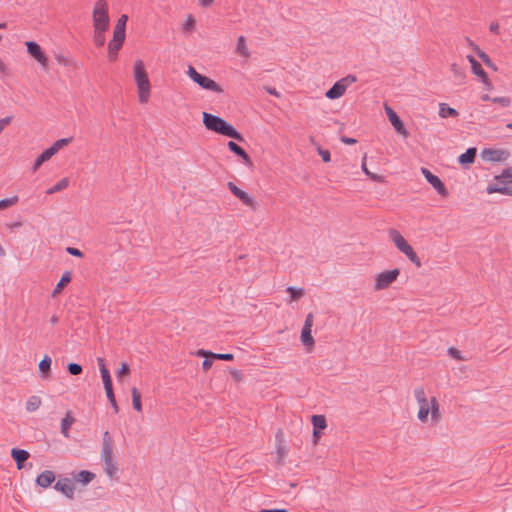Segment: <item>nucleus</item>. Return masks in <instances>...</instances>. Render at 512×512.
I'll list each match as a JSON object with an SVG mask.
<instances>
[{"label":"nucleus","instance_id":"nucleus-1","mask_svg":"<svg viewBox=\"0 0 512 512\" xmlns=\"http://www.w3.org/2000/svg\"><path fill=\"white\" fill-rule=\"evenodd\" d=\"M203 124L207 130L213 131L217 134L243 141V135L230 123L223 118L213 115L208 112H203Z\"/></svg>","mask_w":512,"mask_h":512},{"label":"nucleus","instance_id":"nucleus-2","mask_svg":"<svg viewBox=\"0 0 512 512\" xmlns=\"http://www.w3.org/2000/svg\"><path fill=\"white\" fill-rule=\"evenodd\" d=\"M488 194L500 193L512 196V167L504 169L496 175L486 188Z\"/></svg>","mask_w":512,"mask_h":512},{"label":"nucleus","instance_id":"nucleus-3","mask_svg":"<svg viewBox=\"0 0 512 512\" xmlns=\"http://www.w3.org/2000/svg\"><path fill=\"white\" fill-rule=\"evenodd\" d=\"M134 79L137 85L138 97L140 103H146L150 96V81L147 72L144 68L142 60H137L134 63Z\"/></svg>","mask_w":512,"mask_h":512},{"label":"nucleus","instance_id":"nucleus-4","mask_svg":"<svg viewBox=\"0 0 512 512\" xmlns=\"http://www.w3.org/2000/svg\"><path fill=\"white\" fill-rule=\"evenodd\" d=\"M92 19L94 29H108L110 24V18L108 15V4L106 0H97L95 2Z\"/></svg>","mask_w":512,"mask_h":512},{"label":"nucleus","instance_id":"nucleus-5","mask_svg":"<svg viewBox=\"0 0 512 512\" xmlns=\"http://www.w3.org/2000/svg\"><path fill=\"white\" fill-rule=\"evenodd\" d=\"M390 237L392 241L394 242L395 246L407 256V258L412 262L415 263L417 266H420V260L417 256L416 252L413 250V248L410 246V244L405 240V238L400 234L399 231L395 229H391Z\"/></svg>","mask_w":512,"mask_h":512},{"label":"nucleus","instance_id":"nucleus-6","mask_svg":"<svg viewBox=\"0 0 512 512\" xmlns=\"http://www.w3.org/2000/svg\"><path fill=\"white\" fill-rule=\"evenodd\" d=\"M188 76L197 83L201 88L215 93H222L223 89L211 78L200 74L192 66L188 68Z\"/></svg>","mask_w":512,"mask_h":512},{"label":"nucleus","instance_id":"nucleus-7","mask_svg":"<svg viewBox=\"0 0 512 512\" xmlns=\"http://www.w3.org/2000/svg\"><path fill=\"white\" fill-rule=\"evenodd\" d=\"M99 370L101 373V377L103 380L104 389L106 392V396L109 400V402H114L116 400L114 391H113V385H112V379L109 370L106 368L105 361L103 358L98 357L97 358Z\"/></svg>","mask_w":512,"mask_h":512},{"label":"nucleus","instance_id":"nucleus-8","mask_svg":"<svg viewBox=\"0 0 512 512\" xmlns=\"http://www.w3.org/2000/svg\"><path fill=\"white\" fill-rule=\"evenodd\" d=\"M399 274L400 270L397 268L379 273L375 279L374 290L387 288L397 279Z\"/></svg>","mask_w":512,"mask_h":512},{"label":"nucleus","instance_id":"nucleus-9","mask_svg":"<svg viewBox=\"0 0 512 512\" xmlns=\"http://www.w3.org/2000/svg\"><path fill=\"white\" fill-rule=\"evenodd\" d=\"M421 171L426 181L437 191L438 194L441 196H446L448 194L444 183L438 176L434 175L427 168H422Z\"/></svg>","mask_w":512,"mask_h":512},{"label":"nucleus","instance_id":"nucleus-10","mask_svg":"<svg viewBox=\"0 0 512 512\" xmlns=\"http://www.w3.org/2000/svg\"><path fill=\"white\" fill-rule=\"evenodd\" d=\"M467 60L471 65L472 73L479 77L480 81L486 86L487 89H491L492 83L488 78L487 73L482 68L481 64L472 55H468Z\"/></svg>","mask_w":512,"mask_h":512},{"label":"nucleus","instance_id":"nucleus-11","mask_svg":"<svg viewBox=\"0 0 512 512\" xmlns=\"http://www.w3.org/2000/svg\"><path fill=\"white\" fill-rule=\"evenodd\" d=\"M481 156L486 161L504 162L509 158L510 153L503 149L486 148L482 151Z\"/></svg>","mask_w":512,"mask_h":512},{"label":"nucleus","instance_id":"nucleus-12","mask_svg":"<svg viewBox=\"0 0 512 512\" xmlns=\"http://www.w3.org/2000/svg\"><path fill=\"white\" fill-rule=\"evenodd\" d=\"M27 52L37 60L41 65L46 66L48 58L42 51L40 45L34 41L26 42Z\"/></svg>","mask_w":512,"mask_h":512},{"label":"nucleus","instance_id":"nucleus-13","mask_svg":"<svg viewBox=\"0 0 512 512\" xmlns=\"http://www.w3.org/2000/svg\"><path fill=\"white\" fill-rule=\"evenodd\" d=\"M386 115L397 133L406 135L407 131L398 114L388 105H385Z\"/></svg>","mask_w":512,"mask_h":512},{"label":"nucleus","instance_id":"nucleus-14","mask_svg":"<svg viewBox=\"0 0 512 512\" xmlns=\"http://www.w3.org/2000/svg\"><path fill=\"white\" fill-rule=\"evenodd\" d=\"M54 489L60 491L69 499H73L74 497V486L72 481L68 478L59 479L55 483Z\"/></svg>","mask_w":512,"mask_h":512},{"label":"nucleus","instance_id":"nucleus-15","mask_svg":"<svg viewBox=\"0 0 512 512\" xmlns=\"http://www.w3.org/2000/svg\"><path fill=\"white\" fill-rule=\"evenodd\" d=\"M469 46L471 48H473V50L476 52V54L478 55V57L483 61V63L490 69L494 70V71H497V66L492 62V60L490 59L489 55L484 52L483 50H481L472 40H470L469 38L466 39Z\"/></svg>","mask_w":512,"mask_h":512},{"label":"nucleus","instance_id":"nucleus-16","mask_svg":"<svg viewBox=\"0 0 512 512\" xmlns=\"http://www.w3.org/2000/svg\"><path fill=\"white\" fill-rule=\"evenodd\" d=\"M11 457L15 461L17 468L22 469L24 467V462L30 457V454L27 450L13 448L11 450Z\"/></svg>","mask_w":512,"mask_h":512},{"label":"nucleus","instance_id":"nucleus-17","mask_svg":"<svg viewBox=\"0 0 512 512\" xmlns=\"http://www.w3.org/2000/svg\"><path fill=\"white\" fill-rule=\"evenodd\" d=\"M55 480V474L51 470H45L36 478V484L42 488H48Z\"/></svg>","mask_w":512,"mask_h":512},{"label":"nucleus","instance_id":"nucleus-18","mask_svg":"<svg viewBox=\"0 0 512 512\" xmlns=\"http://www.w3.org/2000/svg\"><path fill=\"white\" fill-rule=\"evenodd\" d=\"M345 91H346L345 86L342 85V83L338 80L332 85L331 88H329L326 91L325 96L328 99L335 100V99L342 97L344 95Z\"/></svg>","mask_w":512,"mask_h":512},{"label":"nucleus","instance_id":"nucleus-19","mask_svg":"<svg viewBox=\"0 0 512 512\" xmlns=\"http://www.w3.org/2000/svg\"><path fill=\"white\" fill-rule=\"evenodd\" d=\"M227 145L229 150L240 157L246 165H251V159L249 155L241 146H239L234 141H229Z\"/></svg>","mask_w":512,"mask_h":512},{"label":"nucleus","instance_id":"nucleus-20","mask_svg":"<svg viewBox=\"0 0 512 512\" xmlns=\"http://www.w3.org/2000/svg\"><path fill=\"white\" fill-rule=\"evenodd\" d=\"M72 279V274L70 271H66L63 273L61 279L59 280V282L56 284V286L54 287L53 291H52V297L55 298L57 297L61 292L62 290L64 289V287L70 283Z\"/></svg>","mask_w":512,"mask_h":512},{"label":"nucleus","instance_id":"nucleus-21","mask_svg":"<svg viewBox=\"0 0 512 512\" xmlns=\"http://www.w3.org/2000/svg\"><path fill=\"white\" fill-rule=\"evenodd\" d=\"M476 154L477 149L475 147H470L458 157V162L461 165L472 164L475 161Z\"/></svg>","mask_w":512,"mask_h":512},{"label":"nucleus","instance_id":"nucleus-22","mask_svg":"<svg viewBox=\"0 0 512 512\" xmlns=\"http://www.w3.org/2000/svg\"><path fill=\"white\" fill-rule=\"evenodd\" d=\"M75 422V419L72 417L71 412L68 411L64 418L61 420V433L64 437L69 438V429Z\"/></svg>","mask_w":512,"mask_h":512},{"label":"nucleus","instance_id":"nucleus-23","mask_svg":"<svg viewBox=\"0 0 512 512\" xmlns=\"http://www.w3.org/2000/svg\"><path fill=\"white\" fill-rule=\"evenodd\" d=\"M236 52L244 58L250 57V51L246 45V39L242 35L237 39Z\"/></svg>","mask_w":512,"mask_h":512},{"label":"nucleus","instance_id":"nucleus-24","mask_svg":"<svg viewBox=\"0 0 512 512\" xmlns=\"http://www.w3.org/2000/svg\"><path fill=\"white\" fill-rule=\"evenodd\" d=\"M458 115V111L448 106L446 103H441L439 105V116L441 118L457 117Z\"/></svg>","mask_w":512,"mask_h":512},{"label":"nucleus","instance_id":"nucleus-25","mask_svg":"<svg viewBox=\"0 0 512 512\" xmlns=\"http://www.w3.org/2000/svg\"><path fill=\"white\" fill-rule=\"evenodd\" d=\"M123 42H114L111 40L108 44V57L111 61L117 58L119 50L122 48Z\"/></svg>","mask_w":512,"mask_h":512},{"label":"nucleus","instance_id":"nucleus-26","mask_svg":"<svg viewBox=\"0 0 512 512\" xmlns=\"http://www.w3.org/2000/svg\"><path fill=\"white\" fill-rule=\"evenodd\" d=\"M52 360L48 355H45L43 359L39 363V370L41 373V377L45 378L47 374L50 372Z\"/></svg>","mask_w":512,"mask_h":512},{"label":"nucleus","instance_id":"nucleus-27","mask_svg":"<svg viewBox=\"0 0 512 512\" xmlns=\"http://www.w3.org/2000/svg\"><path fill=\"white\" fill-rule=\"evenodd\" d=\"M41 398L39 396H30L26 402V410L28 412H34L41 406Z\"/></svg>","mask_w":512,"mask_h":512},{"label":"nucleus","instance_id":"nucleus-28","mask_svg":"<svg viewBox=\"0 0 512 512\" xmlns=\"http://www.w3.org/2000/svg\"><path fill=\"white\" fill-rule=\"evenodd\" d=\"M311 421L314 427V435H316V430H323L327 426L326 419L323 415H313Z\"/></svg>","mask_w":512,"mask_h":512},{"label":"nucleus","instance_id":"nucleus-29","mask_svg":"<svg viewBox=\"0 0 512 512\" xmlns=\"http://www.w3.org/2000/svg\"><path fill=\"white\" fill-rule=\"evenodd\" d=\"M201 354H209L212 358L224 360V361H232L234 359V356L231 353H213V352L201 349L198 351V355H201Z\"/></svg>","mask_w":512,"mask_h":512},{"label":"nucleus","instance_id":"nucleus-30","mask_svg":"<svg viewBox=\"0 0 512 512\" xmlns=\"http://www.w3.org/2000/svg\"><path fill=\"white\" fill-rule=\"evenodd\" d=\"M69 185V180L67 178H63L60 181H58L54 186L50 187L46 193L48 195L54 194L56 192H60L64 189H66Z\"/></svg>","mask_w":512,"mask_h":512},{"label":"nucleus","instance_id":"nucleus-31","mask_svg":"<svg viewBox=\"0 0 512 512\" xmlns=\"http://www.w3.org/2000/svg\"><path fill=\"white\" fill-rule=\"evenodd\" d=\"M94 477V473L87 470H81L78 472L76 480L82 484H88L94 479Z\"/></svg>","mask_w":512,"mask_h":512},{"label":"nucleus","instance_id":"nucleus-32","mask_svg":"<svg viewBox=\"0 0 512 512\" xmlns=\"http://www.w3.org/2000/svg\"><path fill=\"white\" fill-rule=\"evenodd\" d=\"M105 32L106 30L94 29L93 41L97 47L104 46L106 42Z\"/></svg>","mask_w":512,"mask_h":512},{"label":"nucleus","instance_id":"nucleus-33","mask_svg":"<svg viewBox=\"0 0 512 512\" xmlns=\"http://www.w3.org/2000/svg\"><path fill=\"white\" fill-rule=\"evenodd\" d=\"M131 393H132L133 408L136 411H141L142 410V403H141V394H140V392L138 391L137 388L133 387L132 390H131Z\"/></svg>","mask_w":512,"mask_h":512},{"label":"nucleus","instance_id":"nucleus-34","mask_svg":"<svg viewBox=\"0 0 512 512\" xmlns=\"http://www.w3.org/2000/svg\"><path fill=\"white\" fill-rule=\"evenodd\" d=\"M430 413V402L419 404L418 419L422 422L426 421Z\"/></svg>","mask_w":512,"mask_h":512},{"label":"nucleus","instance_id":"nucleus-35","mask_svg":"<svg viewBox=\"0 0 512 512\" xmlns=\"http://www.w3.org/2000/svg\"><path fill=\"white\" fill-rule=\"evenodd\" d=\"M310 328H302L301 331V341L305 346H311L314 344V339L312 337Z\"/></svg>","mask_w":512,"mask_h":512},{"label":"nucleus","instance_id":"nucleus-36","mask_svg":"<svg viewBox=\"0 0 512 512\" xmlns=\"http://www.w3.org/2000/svg\"><path fill=\"white\" fill-rule=\"evenodd\" d=\"M237 198L243 204L255 208V200L251 196H249L245 191L242 190V192L237 196Z\"/></svg>","mask_w":512,"mask_h":512},{"label":"nucleus","instance_id":"nucleus-37","mask_svg":"<svg viewBox=\"0 0 512 512\" xmlns=\"http://www.w3.org/2000/svg\"><path fill=\"white\" fill-rule=\"evenodd\" d=\"M237 198L243 204L255 208V200L251 196H249L245 191L242 190V192L237 196Z\"/></svg>","mask_w":512,"mask_h":512},{"label":"nucleus","instance_id":"nucleus-38","mask_svg":"<svg viewBox=\"0 0 512 512\" xmlns=\"http://www.w3.org/2000/svg\"><path fill=\"white\" fill-rule=\"evenodd\" d=\"M50 158H51V157H50L49 155H47L45 151H43V152H42V153H41V154H40V155L35 159L34 164H33V167H32L33 171H34V172H35V171H37V170L41 167V165H42L44 162L48 161Z\"/></svg>","mask_w":512,"mask_h":512},{"label":"nucleus","instance_id":"nucleus-39","mask_svg":"<svg viewBox=\"0 0 512 512\" xmlns=\"http://www.w3.org/2000/svg\"><path fill=\"white\" fill-rule=\"evenodd\" d=\"M287 292L290 294L291 300H297L301 298L304 295V289L303 288H297L294 286H289L287 288Z\"/></svg>","mask_w":512,"mask_h":512},{"label":"nucleus","instance_id":"nucleus-40","mask_svg":"<svg viewBox=\"0 0 512 512\" xmlns=\"http://www.w3.org/2000/svg\"><path fill=\"white\" fill-rule=\"evenodd\" d=\"M113 460V446L101 448V461L109 462Z\"/></svg>","mask_w":512,"mask_h":512},{"label":"nucleus","instance_id":"nucleus-41","mask_svg":"<svg viewBox=\"0 0 512 512\" xmlns=\"http://www.w3.org/2000/svg\"><path fill=\"white\" fill-rule=\"evenodd\" d=\"M104 471L109 477H113L116 473L117 467L114 463V460L109 462H103Z\"/></svg>","mask_w":512,"mask_h":512},{"label":"nucleus","instance_id":"nucleus-42","mask_svg":"<svg viewBox=\"0 0 512 512\" xmlns=\"http://www.w3.org/2000/svg\"><path fill=\"white\" fill-rule=\"evenodd\" d=\"M18 202V196L5 198L0 200V209H5L15 205Z\"/></svg>","mask_w":512,"mask_h":512},{"label":"nucleus","instance_id":"nucleus-43","mask_svg":"<svg viewBox=\"0 0 512 512\" xmlns=\"http://www.w3.org/2000/svg\"><path fill=\"white\" fill-rule=\"evenodd\" d=\"M430 413L432 416V419L436 420L439 413V404L435 397H432L430 400Z\"/></svg>","mask_w":512,"mask_h":512},{"label":"nucleus","instance_id":"nucleus-44","mask_svg":"<svg viewBox=\"0 0 512 512\" xmlns=\"http://www.w3.org/2000/svg\"><path fill=\"white\" fill-rule=\"evenodd\" d=\"M125 31L126 30H123L120 28H114L112 40H114V42H123L124 43L125 37H126Z\"/></svg>","mask_w":512,"mask_h":512},{"label":"nucleus","instance_id":"nucleus-45","mask_svg":"<svg viewBox=\"0 0 512 512\" xmlns=\"http://www.w3.org/2000/svg\"><path fill=\"white\" fill-rule=\"evenodd\" d=\"M414 396L419 404L428 402L426 398V393L423 388H416L414 390Z\"/></svg>","mask_w":512,"mask_h":512},{"label":"nucleus","instance_id":"nucleus-46","mask_svg":"<svg viewBox=\"0 0 512 512\" xmlns=\"http://www.w3.org/2000/svg\"><path fill=\"white\" fill-rule=\"evenodd\" d=\"M67 370L71 375H79L82 373L83 368L78 363H69L67 365Z\"/></svg>","mask_w":512,"mask_h":512},{"label":"nucleus","instance_id":"nucleus-47","mask_svg":"<svg viewBox=\"0 0 512 512\" xmlns=\"http://www.w3.org/2000/svg\"><path fill=\"white\" fill-rule=\"evenodd\" d=\"M492 102L493 103H498L502 107H509L510 104H511L510 98L509 97H505V96L493 97Z\"/></svg>","mask_w":512,"mask_h":512},{"label":"nucleus","instance_id":"nucleus-48","mask_svg":"<svg viewBox=\"0 0 512 512\" xmlns=\"http://www.w3.org/2000/svg\"><path fill=\"white\" fill-rule=\"evenodd\" d=\"M447 353L449 356H451L452 358H454L456 360H466V358L462 356L461 351H459L458 349H456L454 347L448 348Z\"/></svg>","mask_w":512,"mask_h":512},{"label":"nucleus","instance_id":"nucleus-49","mask_svg":"<svg viewBox=\"0 0 512 512\" xmlns=\"http://www.w3.org/2000/svg\"><path fill=\"white\" fill-rule=\"evenodd\" d=\"M339 81L345 86V89H347L352 83L357 81V78L355 75L349 74L341 78Z\"/></svg>","mask_w":512,"mask_h":512},{"label":"nucleus","instance_id":"nucleus-50","mask_svg":"<svg viewBox=\"0 0 512 512\" xmlns=\"http://www.w3.org/2000/svg\"><path fill=\"white\" fill-rule=\"evenodd\" d=\"M200 356H204L205 359L202 362V368L203 370L207 371L209 370L213 365V360L215 358H212L209 354H201Z\"/></svg>","mask_w":512,"mask_h":512},{"label":"nucleus","instance_id":"nucleus-51","mask_svg":"<svg viewBox=\"0 0 512 512\" xmlns=\"http://www.w3.org/2000/svg\"><path fill=\"white\" fill-rule=\"evenodd\" d=\"M113 441L108 431H105L102 437V447H112Z\"/></svg>","mask_w":512,"mask_h":512},{"label":"nucleus","instance_id":"nucleus-52","mask_svg":"<svg viewBox=\"0 0 512 512\" xmlns=\"http://www.w3.org/2000/svg\"><path fill=\"white\" fill-rule=\"evenodd\" d=\"M127 21H128V16L126 14L121 15L119 17V19L117 20L115 28H120V29L126 30Z\"/></svg>","mask_w":512,"mask_h":512},{"label":"nucleus","instance_id":"nucleus-53","mask_svg":"<svg viewBox=\"0 0 512 512\" xmlns=\"http://www.w3.org/2000/svg\"><path fill=\"white\" fill-rule=\"evenodd\" d=\"M72 138H61L53 143V145L57 148L59 151L61 148L66 146L68 143H70Z\"/></svg>","mask_w":512,"mask_h":512},{"label":"nucleus","instance_id":"nucleus-54","mask_svg":"<svg viewBox=\"0 0 512 512\" xmlns=\"http://www.w3.org/2000/svg\"><path fill=\"white\" fill-rule=\"evenodd\" d=\"M194 24H195L194 18L191 15H189L187 17L185 23L183 24V30L190 31L194 27Z\"/></svg>","mask_w":512,"mask_h":512},{"label":"nucleus","instance_id":"nucleus-55","mask_svg":"<svg viewBox=\"0 0 512 512\" xmlns=\"http://www.w3.org/2000/svg\"><path fill=\"white\" fill-rule=\"evenodd\" d=\"M318 153L324 162L327 163L331 160V155H330L329 150L319 148Z\"/></svg>","mask_w":512,"mask_h":512},{"label":"nucleus","instance_id":"nucleus-56","mask_svg":"<svg viewBox=\"0 0 512 512\" xmlns=\"http://www.w3.org/2000/svg\"><path fill=\"white\" fill-rule=\"evenodd\" d=\"M227 187L235 197H237L242 192V190L238 188L233 182H228Z\"/></svg>","mask_w":512,"mask_h":512},{"label":"nucleus","instance_id":"nucleus-57","mask_svg":"<svg viewBox=\"0 0 512 512\" xmlns=\"http://www.w3.org/2000/svg\"><path fill=\"white\" fill-rule=\"evenodd\" d=\"M130 372V367L127 363H122L121 367L117 371V376L127 375Z\"/></svg>","mask_w":512,"mask_h":512},{"label":"nucleus","instance_id":"nucleus-58","mask_svg":"<svg viewBox=\"0 0 512 512\" xmlns=\"http://www.w3.org/2000/svg\"><path fill=\"white\" fill-rule=\"evenodd\" d=\"M66 252L75 257L83 256V253L78 248H75V247H67Z\"/></svg>","mask_w":512,"mask_h":512},{"label":"nucleus","instance_id":"nucleus-59","mask_svg":"<svg viewBox=\"0 0 512 512\" xmlns=\"http://www.w3.org/2000/svg\"><path fill=\"white\" fill-rule=\"evenodd\" d=\"M12 121V116H7L0 119V133L4 130V128L9 125Z\"/></svg>","mask_w":512,"mask_h":512},{"label":"nucleus","instance_id":"nucleus-60","mask_svg":"<svg viewBox=\"0 0 512 512\" xmlns=\"http://www.w3.org/2000/svg\"><path fill=\"white\" fill-rule=\"evenodd\" d=\"M313 326V315L310 313L306 316L303 328H310L312 329Z\"/></svg>","mask_w":512,"mask_h":512},{"label":"nucleus","instance_id":"nucleus-61","mask_svg":"<svg viewBox=\"0 0 512 512\" xmlns=\"http://www.w3.org/2000/svg\"><path fill=\"white\" fill-rule=\"evenodd\" d=\"M44 151L50 157H52L53 155H55L58 152L57 148L53 144L49 148L45 149Z\"/></svg>","mask_w":512,"mask_h":512},{"label":"nucleus","instance_id":"nucleus-62","mask_svg":"<svg viewBox=\"0 0 512 512\" xmlns=\"http://www.w3.org/2000/svg\"><path fill=\"white\" fill-rule=\"evenodd\" d=\"M215 0H198V4L201 7H210Z\"/></svg>","mask_w":512,"mask_h":512},{"label":"nucleus","instance_id":"nucleus-63","mask_svg":"<svg viewBox=\"0 0 512 512\" xmlns=\"http://www.w3.org/2000/svg\"><path fill=\"white\" fill-rule=\"evenodd\" d=\"M489 30L492 33L498 34L499 33V24L497 22H492L489 26Z\"/></svg>","mask_w":512,"mask_h":512},{"label":"nucleus","instance_id":"nucleus-64","mask_svg":"<svg viewBox=\"0 0 512 512\" xmlns=\"http://www.w3.org/2000/svg\"><path fill=\"white\" fill-rule=\"evenodd\" d=\"M260 512H288L286 509H261Z\"/></svg>","mask_w":512,"mask_h":512}]
</instances>
